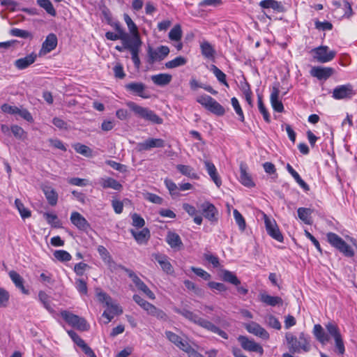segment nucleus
<instances>
[{
	"label": "nucleus",
	"mask_w": 357,
	"mask_h": 357,
	"mask_svg": "<svg viewBox=\"0 0 357 357\" xmlns=\"http://www.w3.org/2000/svg\"><path fill=\"white\" fill-rule=\"evenodd\" d=\"M36 57L37 56L36 54L31 53L25 57L17 59L15 61V66L19 70L25 69L35 62Z\"/></svg>",
	"instance_id": "nucleus-27"
},
{
	"label": "nucleus",
	"mask_w": 357,
	"mask_h": 357,
	"mask_svg": "<svg viewBox=\"0 0 357 357\" xmlns=\"http://www.w3.org/2000/svg\"><path fill=\"white\" fill-rule=\"evenodd\" d=\"M43 191L51 206H55L58 201V194L56 190L51 186L45 185L43 188Z\"/></svg>",
	"instance_id": "nucleus-33"
},
{
	"label": "nucleus",
	"mask_w": 357,
	"mask_h": 357,
	"mask_svg": "<svg viewBox=\"0 0 357 357\" xmlns=\"http://www.w3.org/2000/svg\"><path fill=\"white\" fill-rule=\"evenodd\" d=\"M11 132L17 139L24 140L26 138V132L22 128L17 125H13L11 126Z\"/></svg>",
	"instance_id": "nucleus-52"
},
{
	"label": "nucleus",
	"mask_w": 357,
	"mask_h": 357,
	"mask_svg": "<svg viewBox=\"0 0 357 357\" xmlns=\"http://www.w3.org/2000/svg\"><path fill=\"white\" fill-rule=\"evenodd\" d=\"M61 316L70 326L79 331H86L89 328V325L87 324L85 319L74 314L69 311H61Z\"/></svg>",
	"instance_id": "nucleus-7"
},
{
	"label": "nucleus",
	"mask_w": 357,
	"mask_h": 357,
	"mask_svg": "<svg viewBox=\"0 0 357 357\" xmlns=\"http://www.w3.org/2000/svg\"><path fill=\"white\" fill-rule=\"evenodd\" d=\"M40 7L44 8L46 12L51 15L52 16L56 15V11L54 8L53 5L52 4L51 1H38Z\"/></svg>",
	"instance_id": "nucleus-61"
},
{
	"label": "nucleus",
	"mask_w": 357,
	"mask_h": 357,
	"mask_svg": "<svg viewBox=\"0 0 357 357\" xmlns=\"http://www.w3.org/2000/svg\"><path fill=\"white\" fill-rule=\"evenodd\" d=\"M233 213H234V217L235 221H236V224L238 225L239 229L241 231H244L245 229V226H246L244 218L243 217V215L241 214V213L237 209H234L233 211Z\"/></svg>",
	"instance_id": "nucleus-53"
},
{
	"label": "nucleus",
	"mask_w": 357,
	"mask_h": 357,
	"mask_svg": "<svg viewBox=\"0 0 357 357\" xmlns=\"http://www.w3.org/2000/svg\"><path fill=\"white\" fill-rule=\"evenodd\" d=\"M127 105L135 114L145 120L157 124L162 123V119L148 108L139 106L134 102H129Z\"/></svg>",
	"instance_id": "nucleus-5"
},
{
	"label": "nucleus",
	"mask_w": 357,
	"mask_h": 357,
	"mask_svg": "<svg viewBox=\"0 0 357 357\" xmlns=\"http://www.w3.org/2000/svg\"><path fill=\"white\" fill-rule=\"evenodd\" d=\"M285 339L289 350L292 354L308 352L310 350V337L303 332L300 333L298 337L291 333H287Z\"/></svg>",
	"instance_id": "nucleus-2"
},
{
	"label": "nucleus",
	"mask_w": 357,
	"mask_h": 357,
	"mask_svg": "<svg viewBox=\"0 0 357 357\" xmlns=\"http://www.w3.org/2000/svg\"><path fill=\"white\" fill-rule=\"evenodd\" d=\"M186 63H187L186 59H185L184 57H183L181 56H179L169 61H167L165 63V67L167 68L171 69V68H174L179 67V66H182L185 65Z\"/></svg>",
	"instance_id": "nucleus-45"
},
{
	"label": "nucleus",
	"mask_w": 357,
	"mask_h": 357,
	"mask_svg": "<svg viewBox=\"0 0 357 357\" xmlns=\"http://www.w3.org/2000/svg\"><path fill=\"white\" fill-rule=\"evenodd\" d=\"M326 328L328 333L333 336L335 340V351L340 355L344 354L345 347L337 326L333 323L329 322L326 325Z\"/></svg>",
	"instance_id": "nucleus-8"
},
{
	"label": "nucleus",
	"mask_w": 357,
	"mask_h": 357,
	"mask_svg": "<svg viewBox=\"0 0 357 357\" xmlns=\"http://www.w3.org/2000/svg\"><path fill=\"white\" fill-rule=\"evenodd\" d=\"M298 218L307 225L312 224V210L308 208L301 207L298 208Z\"/></svg>",
	"instance_id": "nucleus-40"
},
{
	"label": "nucleus",
	"mask_w": 357,
	"mask_h": 357,
	"mask_svg": "<svg viewBox=\"0 0 357 357\" xmlns=\"http://www.w3.org/2000/svg\"><path fill=\"white\" fill-rule=\"evenodd\" d=\"M222 279L224 281L229 282L234 285L238 286L241 282L232 272L225 270L222 271Z\"/></svg>",
	"instance_id": "nucleus-44"
},
{
	"label": "nucleus",
	"mask_w": 357,
	"mask_h": 357,
	"mask_svg": "<svg viewBox=\"0 0 357 357\" xmlns=\"http://www.w3.org/2000/svg\"><path fill=\"white\" fill-rule=\"evenodd\" d=\"M98 183L103 188H111L115 190H120L122 188V185L119 181L110 177L99 178Z\"/></svg>",
	"instance_id": "nucleus-28"
},
{
	"label": "nucleus",
	"mask_w": 357,
	"mask_h": 357,
	"mask_svg": "<svg viewBox=\"0 0 357 357\" xmlns=\"http://www.w3.org/2000/svg\"><path fill=\"white\" fill-rule=\"evenodd\" d=\"M259 296L260 301L262 303L272 307L276 306L278 305H282L283 303V301L280 297L270 296L265 292L261 293Z\"/></svg>",
	"instance_id": "nucleus-32"
},
{
	"label": "nucleus",
	"mask_w": 357,
	"mask_h": 357,
	"mask_svg": "<svg viewBox=\"0 0 357 357\" xmlns=\"http://www.w3.org/2000/svg\"><path fill=\"white\" fill-rule=\"evenodd\" d=\"M165 241L167 244L174 250H180L183 247L181 237L178 234L174 231H169L167 232Z\"/></svg>",
	"instance_id": "nucleus-22"
},
{
	"label": "nucleus",
	"mask_w": 357,
	"mask_h": 357,
	"mask_svg": "<svg viewBox=\"0 0 357 357\" xmlns=\"http://www.w3.org/2000/svg\"><path fill=\"white\" fill-rule=\"evenodd\" d=\"M200 48L202 55L208 59H213L215 50L213 47L207 41L201 43Z\"/></svg>",
	"instance_id": "nucleus-38"
},
{
	"label": "nucleus",
	"mask_w": 357,
	"mask_h": 357,
	"mask_svg": "<svg viewBox=\"0 0 357 357\" xmlns=\"http://www.w3.org/2000/svg\"><path fill=\"white\" fill-rule=\"evenodd\" d=\"M259 6L265 15H268L271 13H281L284 11V8L281 1H260Z\"/></svg>",
	"instance_id": "nucleus-18"
},
{
	"label": "nucleus",
	"mask_w": 357,
	"mask_h": 357,
	"mask_svg": "<svg viewBox=\"0 0 357 357\" xmlns=\"http://www.w3.org/2000/svg\"><path fill=\"white\" fill-rule=\"evenodd\" d=\"M257 102L259 110L260 113L263 115L264 121L267 123H269L271 121L269 113L263 103L261 96L259 95H258Z\"/></svg>",
	"instance_id": "nucleus-51"
},
{
	"label": "nucleus",
	"mask_w": 357,
	"mask_h": 357,
	"mask_svg": "<svg viewBox=\"0 0 357 357\" xmlns=\"http://www.w3.org/2000/svg\"><path fill=\"white\" fill-rule=\"evenodd\" d=\"M8 275L15 287L19 289L23 294L29 295L30 294L29 289L24 285V280L18 273L15 271H10Z\"/></svg>",
	"instance_id": "nucleus-21"
},
{
	"label": "nucleus",
	"mask_w": 357,
	"mask_h": 357,
	"mask_svg": "<svg viewBox=\"0 0 357 357\" xmlns=\"http://www.w3.org/2000/svg\"><path fill=\"white\" fill-rule=\"evenodd\" d=\"M132 225L137 228H142L145 225L144 220L137 213H133L131 216Z\"/></svg>",
	"instance_id": "nucleus-64"
},
{
	"label": "nucleus",
	"mask_w": 357,
	"mask_h": 357,
	"mask_svg": "<svg viewBox=\"0 0 357 357\" xmlns=\"http://www.w3.org/2000/svg\"><path fill=\"white\" fill-rule=\"evenodd\" d=\"M176 169L181 174L190 178L197 179L199 178L194 169L189 165H178Z\"/></svg>",
	"instance_id": "nucleus-41"
},
{
	"label": "nucleus",
	"mask_w": 357,
	"mask_h": 357,
	"mask_svg": "<svg viewBox=\"0 0 357 357\" xmlns=\"http://www.w3.org/2000/svg\"><path fill=\"white\" fill-rule=\"evenodd\" d=\"M130 233L136 241L139 244L146 243L150 238V231L148 228H143L141 231H139L131 229Z\"/></svg>",
	"instance_id": "nucleus-34"
},
{
	"label": "nucleus",
	"mask_w": 357,
	"mask_h": 357,
	"mask_svg": "<svg viewBox=\"0 0 357 357\" xmlns=\"http://www.w3.org/2000/svg\"><path fill=\"white\" fill-rule=\"evenodd\" d=\"M165 146V142L161 138L149 137L144 142H139L137 144L138 151H149L153 148H163Z\"/></svg>",
	"instance_id": "nucleus-12"
},
{
	"label": "nucleus",
	"mask_w": 357,
	"mask_h": 357,
	"mask_svg": "<svg viewBox=\"0 0 357 357\" xmlns=\"http://www.w3.org/2000/svg\"><path fill=\"white\" fill-rule=\"evenodd\" d=\"M240 181L243 185L248 188L255 185L251 176L247 172L246 167L243 165L240 167Z\"/></svg>",
	"instance_id": "nucleus-37"
},
{
	"label": "nucleus",
	"mask_w": 357,
	"mask_h": 357,
	"mask_svg": "<svg viewBox=\"0 0 357 357\" xmlns=\"http://www.w3.org/2000/svg\"><path fill=\"white\" fill-rule=\"evenodd\" d=\"M54 257L59 261L62 262L69 261L72 257L69 252L63 250H56L54 252Z\"/></svg>",
	"instance_id": "nucleus-49"
},
{
	"label": "nucleus",
	"mask_w": 357,
	"mask_h": 357,
	"mask_svg": "<svg viewBox=\"0 0 357 357\" xmlns=\"http://www.w3.org/2000/svg\"><path fill=\"white\" fill-rule=\"evenodd\" d=\"M98 252L99 253L102 260L106 264L112 258L108 250L103 245H98L97 248Z\"/></svg>",
	"instance_id": "nucleus-58"
},
{
	"label": "nucleus",
	"mask_w": 357,
	"mask_h": 357,
	"mask_svg": "<svg viewBox=\"0 0 357 357\" xmlns=\"http://www.w3.org/2000/svg\"><path fill=\"white\" fill-rule=\"evenodd\" d=\"M353 93V88L351 85H341L333 89V97L336 100H340L349 98Z\"/></svg>",
	"instance_id": "nucleus-20"
},
{
	"label": "nucleus",
	"mask_w": 357,
	"mask_h": 357,
	"mask_svg": "<svg viewBox=\"0 0 357 357\" xmlns=\"http://www.w3.org/2000/svg\"><path fill=\"white\" fill-rule=\"evenodd\" d=\"M241 90L244 94L245 98L248 103L252 106V93L250 89V85L246 82L243 85L241 86Z\"/></svg>",
	"instance_id": "nucleus-56"
},
{
	"label": "nucleus",
	"mask_w": 357,
	"mask_h": 357,
	"mask_svg": "<svg viewBox=\"0 0 357 357\" xmlns=\"http://www.w3.org/2000/svg\"><path fill=\"white\" fill-rule=\"evenodd\" d=\"M182 37L181 27L179 24L175 25L169 33L170 40L178 42Z\"/></svg>",
	"instance_id": "nucleus-46"
},
{
	"label": "nucleus",
	"mask_w": 357,
	"mask_h": 357,
	"mask_svg": "<svg viewBox=\"0 0 357 357\" xmlns=\"http://www.w3.org/2000/svg\"><path fill=\"white\" fill-rule=\"evenodd\" d=\"M197 102L211 113L222 116L225 114V109L214 98L208 95H202L197 98Z\"/></svg>",
	"instance_id": "nucleus-4"
},
{
	"label": "nucleus",
	"mask_w": 357,
	"mask_h": 357,
	"mask_svg": "<svg viewBox=\"0 0 357 357\" xmlns=\"http://www.w3.org/2000/svg\"><path fill=\"white\" fill-rule=\"evenodd\" d=\"M175 312L178 314H181L190 321L205 328L206 330L216 333L225 340L228 339V335L224 331L221 330L219 327L216 326L211 321L199 317L194 312L189 311L186 309H176Z\"/></svg>",
	"instance_id": "nucleus-1"
},
{
	"label": "nucleus",
	"mask_w": 357,
	"mask_h": 357,
	"mask_svg": "<svg viewBox=\"0 0 357 357\" xmlns=\"http://www.w3.org/2000/svg\"><path fill=\"white\" fill-rule=\"evenodd\" d=\"M327 239L332 246L337 249L344 256L348 257L354 256L353 249L337 234L329 232L327 234Z\"/></svg>",
	"instance_id": "nucleus-6"
},
{
	"label": "nucleus",
	"mask_w": 357,
	"mask_h": 357,
	"mask_svg": "<svg viewBox=\"0 0 357 357\" xmlns=\"http://www.w3.org/2000/svg\"><path fill=\"white\" fill-rule=\"evenodd\" d=\"M238 340L243 349L249 351L257 352L261 355L263 354L264 349L262 347L254 340H249L247 337L243 335L238 336Z\"/></svg>",
	"instance_id": "nucleus-15"
},
{
	"label": "nucleus",
	"mask_w": 357,
	"mask_h": 357,
	"mask_svg": "<svg viewBox=\"0 0 357 357\" xmlns=\"http://www.w3.org/2000/svg\"><path fill=\"white\" fill-rule=\"evenodd\" d=\"M152 257L160 264L165 272L167 273H172L173 272L172 266L167 256L160 253H154L152 255Z\"/></svg>",
	"instance_id": "nucleus-25"
},
{
	"label": "nucleus",
	"mask_w": 357,
	"mask_h": 357,
	"mask_svg": "<svg viewBox=\"0 0 357 357\" xmlns=\"http://www.w3.org/2000/svg\"><path fill=\"white\" fill-rule=\"evenodd\" d=\"M68 183L73 185L76 186H86L89 184V181L84 178H80L78 177H73L68 178L67 180Z\"/></svg>",
	"instance_id": "nucleus-60"
},
{
	"label": "nucleus",
	"mask_w": 357,
	"mask_h": 357,
	"mask_svg": "<svg viewBox=\"0 0 357 357\" xmlns=\"http://www.w3.org/2000/svg\"><path fill=\"white\" fill-rule=\"evenodd\" d=\"M134 301L137 303L149 315L156 317L158 319L167 321L168 317L162 310L156 307L154 305L146 301L140 296L135 294L132 297Z\"/></svg>",
	"instance_id": "nucleus-3"
},
{
	"label": "nucleus",
	"mask_w": 357,
	"mask_h": 357,
	"mask_svg": "<svg viewBox=\"0 0 357 357\" xmlns=\"http://www.w3.org/2000/svg\"><path fill=\"white\" fill-rule=\"evenodd\" d=\"M15 204L23 219L31 216V211L28 208H25L22 202L19 199H15Z\"/></svg>",
	"instance_id": "nucleus-47"
},
{
	"label": "nucleus",
	"mask_w": 357,
	"mask_h": 357,
	"mask_svg": "<svg viewBox=\"0 0 357 357\" xmlns=\"http://www.w3.org/2000/svg\"><path fill=\"white\" fill-rule=\"evenodd\" d=\"M136 287L141 291H142L149 298L154 300L155 296L153 292L146 286V284L139 278H135V280L133 282Z\"/></svg>",
	"instance_id": "nucleus-36"
},
{
	"label": "nucleus",
	"mask_w": 357,
	"mask_h": 357,
	"mask_svg": "<svg viewBox=\"0 0 357 357\" xmlns=\"http://www.w3.org/2000/svg\"><path fill=\"white\" fill-rule=\"evenodd\" d=\"M151 78L155 84L163 86L170 83L172 77L169 74L160 73L158 75H152Z\"/></svg>",
	"instance_id": "nucleus-35"
},
{
	"label": "nucleus",
	"mask_w": 357,
	"mask_h": 357,
	"mask_svg": "<svg viewBox=\"0 0 357 357\" xmlns=\"http://www.w3.org/2000/svg\"><path fill=\"white\" fill-rule=\"evenodd\" d=\"M334 71L335 70L331 67L315 66L311 69L310 74L319 79H327L333 74Z\"/></svg>",
	"instance_id": "nucleus-19"
},
{
	"label": "nucleus",
	"mask_w": 357,
	"mask_h": 357,
	"mask_svg": "<svg viewBox=\"0 0 357 357\" xmlns=\"http://www.w3.org/2000/svg\"><path fill=\"white\" fill-rule=\"evenodd\" d=\"M203 213L204 217L211 222H215L217 220L216 215L218 211L213 204L206 203L202 205Z\"/></svg>",
	"instance_id": "nucleus-31"
},
{
	"label": "nucleus",
	"mask_w": 357,
	"mask_h": 357,
	"mask_svg": "<svg viewBox=\"0 0 357 357\" xmlns=\"http://www.w3.org/2000/svg\"><path fill=\"white\" fill-rule=\"evenodd\" d=\"M10 33L13 36L22 38H27L31 36V33L28 31L20 29L17 28L12 29L10 31Z\"/></svg>",
	"instance_id": "nucleus-57"
},
{
	"label": "nucleus",
	"mask_w": 357,
	"mask_h": 357,
	"mask_svg": "<svg viewBox=\"0 0 357 357\" xmlns=\"http://www.w3.org/2000/svg\"><path fill=\"white\" fill-rule=\"evenodd\" d=\"M313 58L319 63H327L332 61L336 55V52L329 50L328 46H319L312 50Z\"/></svg>",
	"instance_id": "nucleus-9"
},
{
	"label": "nucleus",
	"mask_w": 357,
	"mask_h": 357,
	"mask_svg": "<svg viewBox=\"0 0 357 357\" xmlns=\"http://www.w3.org/2000/svg\"><path fill=\"white\" fill-rule=\"evenodd\" d=\"M70 221L78 229L85 231L90 225L86 218L78 212H73Z\"/></svg>",
	"instance_id": "nucleus-24"
},
{
	"label": "nucleus",
	"mask_w": 357,
	"mask_h": 357,
	"mask_svg": "<svg viewBox=\"0 0 357 357\" xmlns=\"http://www.w3.org/2000/svg\"><path fill=\"white\" fill-rule=\"evenodd\" d=\"M9 293L5 289L0 287V307H3L7 305L9 300Z\"/></svg>",
	"instance_id": "nucleus-62"
},
{
	"label": "nucleus",
	"mask_w": 357,
	"mask_h": 357,
	"mask_svg": "<svg viewBox=\"0 0 357 357\" xmlns=\"http://www.w3.org/2000/svg\"><path fill=\"white\" fill-rule=\"evenodd\" d=\"M245 329L250 333L263 340H268L269 338V333L259 324L251 321L245 324Z\"/></svg>",
	"instance_id": "nucleus-17"
},
{
	"label": "nucleus",
	"mask_w": 357,
	"mask_h": 357,
	"mask_svg": "<svg viewBox=\"0 0 357 357\" xmlns=\"http://www.w3.org/2000/svg\"><path fill=\"white\" fill-rule=\"evenodd\" d=\"M210 70L214 74L217 79L227 87H229V84L226 80V75L220 70L216 66L211 65L210 66Z\"/></svg>",
	"instance_id": "nucleus-43"
},
{
	"label": "nucleus",
	"mask_w": 357,
	"mask_h": 357,
	"mask_svg": "<svg viewBox=\"0 0 357 357\" xmlns=\"http://www.w3.org/2000/svg\"><path fill=\"white\" fill-rule=\"evenodd\" d=\"M73 148L75 151L84 156L89 157L91 155L92 150L87 146L77 143L73 145Z\"/></svg>",
	"instance_id": "nucleus-48"
},
{
	"label": "nucleus",
	"mask_w": 357,
	"mask_h": 357,
	"mask_svg": "<svg viewBox=\"0 0 357 357\" xmlns=\"http://www.w3.org/2000/svg\"><path fill=\"white\" fill-rule=\"evenodd\" d=\"M133 36H130L128 33L123 34L121 41L124 47L128 50L130 52L135 50H140L142 45V41L138 36L137 33H132Z\"/></svg>",
	"instance_id": "nucleus-14"
},
{
	"label": "nucleus",
	"mask_w": 357,
	"mask_h": 357,
	"mask_svg": "<svg viewBox=\"0 0 357 357\" xmlns=\"http://www.w3.org/2000/svg\"><path fill=\"white\" fill-rule=\"evenodd\" d=\"M75 287L79 293L82 294H87V284L83 279H77L75 281Z\"/></svg>",
	"instance_id": "nucleus-59"
},
{
	"label": "nucleus",
	"mask_w": 357,
	"mask_h": 357,
	"mask_svg": "<svg viewBox=\"0 0 357 357\" xmlns=\"http://www.w3.org/2000/svg\"><path fill=\"white\" fill-rule=\"evenodd\" d=\"M124 87L128 92L132 95L138 96L145 99L150 97L146 91V85L142 82H130L126 84Z\"/></svg>",
	"instance_id": "nucleus-13"
},
{
	"label": "nucleus",
	"mask_w": 357,
	"mask_h": 357,
	"mask_svg": "<svg viewBox=\"0 0 357 357\" xmlns=\"http://www.w3.org/2000/svg\"><path fill=\"white\" fill-rule=\"evenodd\" d=\"M165 185H166L167 188L169 191V193L172 196L178 195V186L176 185V184L174 182H173L170 179H165Z\"/></svg>",
	"instance_id": "nucleus-63"
},
{
	"label": "nucleus",
	"mask_w": 357,
	"mask_h": 357,
	"mask_svg": "<svg viewBox=\"0 0 357 357\" xmlns=\"http://www.w3.org/2000/svg\"><path fill=\"white\" fill-rule=\"evenodd\" d=\"M315 338L322 344H326L329 341V336L324 331L320 324H315L312 331Z\"/></svg>",
	"instance_id": "nucleus-30"
},
{
	"label": "nucleus",
	"mask_w": 357,
	"mask_h": 357,
	"mask_svg": "<svg viewBox=\"0 0 357 357\" xmlns=\"http://www.w3.org/2000/svg\"><path fill=\"white\" fill-rule=\"evenodd\" d=\"M266 322L271 328L277 330H280L281 328L280 322L275 316L272 314H269L266 317Z\"/></svg>",
	"instance_id": "nucleus-55"
},
{
	"label": "nucleus",
	"mask_w": 357,
	"mask_h": 357,
	"mask_svg": "<svg viewBox=\"0 0 357 357\" xmlns=\"http://www.w3.org/2000/svg\"><path fill=\"white\" fill-rule=\"evenodd\" d=\"M148 62L150 64L154 63L155 61L163 60L169 53V49L167 46L162 45L156 50L151 47L148 48Z\"/></svg>",
	"instance_id": "nucleus-10"
},
{
	"label": "nucleus",
	"mask_w": 357,
	"mask_h": 357,
	"mask_svg": "<svg viewBox=\"0 0 357 357\" xmlns=\"http://www.w3.org/2000/svg\"><path fill=\"white\" fill-rule=\"evenodd\" d=\"M44 217L48 224H50L52 227H61V222L60 220L58 219V217L56 215L50 213H45Z\"/></svg>",
	"instance_id": "nucleus-50"
},
{
	"label": "nucleus",
	"mask_w": 357,
	"mask_h": 357,
	"mask_svg": "<svg viewBox=\"0 0 357 357\" xmlns=\"http://www.w3.org/2000/svg\"><path fill=\"white\" fill-rule=\"evenodd\" d=\"M57 37L54 33H50L43 43L40 54H47L54 50L57 45Z\"/></svg>",
	"instance_id": "nucleus-23"
},
{
	"label": "nucleus",
	"mask_w": 357,
	"mask_h": 357,
	"mask_svg": "<svg viewBox=\"0 0 357 357\" xmlns=\"http://www.w3.org/2000/svg\"><path fill=\"white\" fill-rule=\"evenodd\" d=\"M287 169L288 172L293 176L297 183L305 191H308L310 190L309 185L301 178L300 175L298 174L296 171L294 169V168L289 165L287 164Z\"/></svg>",
	"instance_id": "nucleus-39"
},
{
	"label": "nucleus",
	"mask_w": 357,
	"mask_h": 357,
	"mask_svg": "<svg viewBox=\"0 0 357 357\" xmlns=\"http://www.w3.org/2000/svg\"><path fill=\"white\" fill-rule=\"evenodd\" d=\"M231 103L236 113L238 115L239 120L243 122L244 119H245L244 114H243V110L241 109V107L239 104L238 99L235 97H233L231 99Z\"/></svg>",
	"instance_id": "nucleus-54"
},
{
	"label": "nucleus",
	"mask_w": 357,
	"mask_h": 357,
	"mask_svg": "<svg viewBox=\"0 0 357 357\" xmlns=\"http://www.w3.org/2000/svg\"><path fill=\"white\" fill-rule=\"evenodd\" d=\"M165 335L171 342L174 343L179 349L183 351H184V349H187L188 344L185 341H183L182 338L176 333L172 331H165Z\"/></svg>",
	"instance_id": "nucleus-29"
},
{
	"label": "nucleus",
	"mask_w": 357,
	"mask_h": 357,
	"mask_svg": "<svg viewBox=\"0 0 357 357\" xmlns=\"http://www.w3.org/2000/svg\"><path fill=\"white\" fill-rule=\"evenodd\" d=\"M204 163L211 178L213 181L218 187H220L222 184V181L218 176L217 169L214 164L209 160H204Z\"/></svg>",
	"instance_id": "nucleus-26"
},
{
	"label": "nucleus",
	"mask_w": 357,
	"mask_h": 357,
	"mask_svg": "<svg viewBox=\"0 0 357 357\" xmlns=\"http://www.w3.org/2000/svg\"><path fill=\"white\" fill-rule=\"evenodd\" d=\"M264 216L266 229L268 235H270L273 238L275 239L278 242H282L283 236L281 234L275 220L269 218L266 214H264Z\"/></svg>",
	"instance_id": "nucleus-11"
},
{
	"label": "nucleus",
	"mask_w": 357,
	"mask_h": 357,
	"mask_svg": "<svg viewBox=\"0 0 357 357\" xmlns=\"http://www.w3.org/2000/svg\"><path fill=\"white\" fill-rule=\"evenodd\" d=\"M279 84L277 83L273 86L270 96V101L272 107L275 112H282L284 111V106L282 101L279 100Z\"/></svg>",
	"instance_id": "nucleus-16"
},
{
	"label": "nucleus",
	"mask_w": 357,
	"mask_h": 357,
	"mask_svg": "<svg viewBox=\"0 0 357 357\" xmlns=\"http://www.w3.org/2000/svg\"><path fill=\"white\" fill-rule=\"evenodd\" d=\"M38 300L42 303L43 307L50 313L54 312V308L51 305V301L50 296L43 291L38 292Z\"/></svg>",
	"instance_id": "nucleus-42"
}]
</instances>
